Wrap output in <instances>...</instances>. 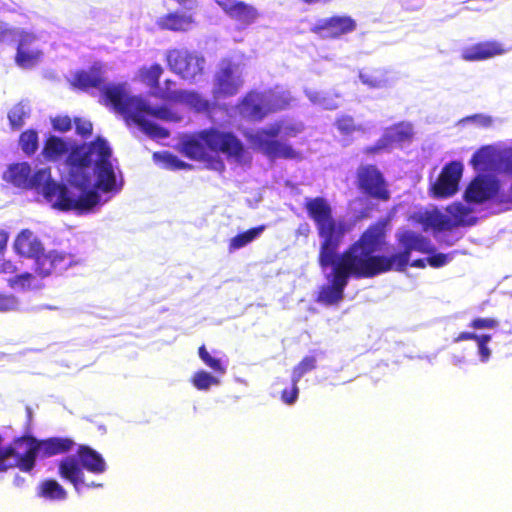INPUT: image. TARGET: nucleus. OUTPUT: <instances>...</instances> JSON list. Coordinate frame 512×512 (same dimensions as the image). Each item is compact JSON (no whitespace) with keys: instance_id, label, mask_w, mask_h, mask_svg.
I'll return each mask as SVG.
<instances>
[{"instance_id":"58","label":"nucleus","mask_w":512,"mask_h":512,"mask_svg":"<svg viewBox=\"0 0 512 512\" xmlns=\"http://www.w3.org/2000/svg\"><path fill=\"white\" fill-rule=\"evenodd\" d=\"M304 3L306 4H311V3H314L316 2L317 0H302Z\"/></svg>"},{"instance_id":"4","label":"nucleus","mask_w":512,"mask_h":512,"mask_svg":"<svg viewBox=\"0 0 512 512\" xmlns=\"http://www.w3.org/2000/svg\"><path fill=\"white\" fill-rule=\"evenodd\" d=\"M106 462L102 455L87 445H80L77 456H67L58 463V474L65 481L70 482L76 491L80 487L99 488L101 483H86L84 470L92 474H102L106 471Z\"/></svg>"},{"instance_id":"46","label":"nucleus","mask_w":512,"mask_h":512,"mask_svg":"<svg viewBox=\"0 0 512 512\" xmlns=\"http://www.w3.org/2000/svg\"><path fill=\"white\" fill-rule=\"evenodd\" d=\"M74 123H75L76 133L78 135H80L83 138H87V137L91 136L93 126L90 121L84 120L81 118H75Z\"/></svg>"},{"instance_id":"8","label":"nucleus","mask_w":512,"mask_h":512,"mask_svg":"<svg viewBox=\"0 0 512 512\" xmlns=\"http://www.w3.org/2000/svg\"><path fill=\"white\" fill-rule=\"evenodd\" d=\"M166 61L169 69L184 80L195 81L204 73L205 59L194 51L171 49L167 52Z\"/></svg>"},{"instance_id":"37","label":"nucleus","mask_w":512,"mask_h":512,"mask_svg":"<svg viewBox=\"0 0 512 512\" xmlns=\"http://www.w3.org/2000/svg\"><path fill=\"white\" fill-rule=\"evenodd\" d=\"M316 357L305 356L292 370V382H299L300 379L308 372L316 368Z\"/></svg>"},{"instance_id":"45","label":"nucleus","mask_w":512,"mask_h":512,"mask_svg":"<svg viewBox=\"0 0 512 512\" xmlns=\"http://www.w3.org/2000/svg\"><path fill=\"white\" fill-rule=\"evenodd\" d=\"M297 384H298V382H292L291 388L284 389L281 392V400L285 404L292 405L297 401L298 395H299V388H298Z\"/></svg>"},{"instance_id":"42","label":"nucleus","mask_w":512,"mask_h":512,"mask_svg":"<svg viewBox=\"0 0 512 512\" xmlns=\"http://www.w3.org/2000/svg\"><path fill=\"white\" fill-rule=\"evenodd\" d=\"M491 341V335L484 334L480 335L478 340L476 341L478 346V353L480 357V361L486 363L489 361L491 357V350L488 347V343Z\"/></svg>"},{"instance_id":"56","label":"nucleus","mask_w":512,"mask_h":512,"mask_svg":"<svg viewBox=\"0 0 512 512\" xmlns=\"http://www.w3.org/2000/svg\"><path fill=\"white\" fill-rule=\"evenodd\" d=\"M411 266H413V267H418V268H424V267H425V263H424V260H422V259H417V260H415V261L411 264Z\"/></svg>"},{"instance_id":"10","label":"nucleus","mask_w":512,"mask_h":512,"mask_svg":"<svg viewBox=\"0 0 512 512\" xmlns=\"http://www.w3.org/2000/svg\"><path fill=\"white\" fill-rule=\"evenodd\" d=\"M91 152L82 148H75L68 156V163L70 165V186L68 190L72 196L79 197L86 192L94 191L90 189V177L88 174L82 172L83 169L91 165ZM95 192H97L95 190Z\"/></svg>"},{"instance_id":"32","label":"nucleus","mask_w":512,"mask_h":512,"mask_svg":"<svg viewBox=\"0 0 512 512\" xmlns=\"http://www.w3.org/2000/svg\"><path fill=\"white\" fill-rule=\"evenodd\" d=\"M162 73V66L158 63H155L149 67L141 68L139 70V77L143 83H145L149 88L155 91L159 86V80Z\"/></svg>"},{"instance_id":"54","label":"nucleus","mask_w":512,"mask_h":512,"mask_svg":"<svg viewBox=\"0 0 512 512\" xmlns=\"http://www.w3.org/2000/svg\"><path fill=\"white\" fill-rule=\"evenodd\" d=\"M302 126L300 125H289L285 127V134L287 136H296L302 131Z\"/></svg>"},{"instance_id":"38","label":"nucleus","mask_w":512,"mask_h":512,"mask_svg":"<svg viewBox=\"0 0 512 512\" xmlns=\"http://www.w3.org/2000/svg\"><path fill=\"white\" fill-rule=\"evenodd\" d=\"M337 130L343 135H351L356 131H362V127L357 125L354 118L350 115H341L335 120Z\"/></svg>"},{"instance_id":"41","label":"nucleus","mask_w":512,"mask_h":512,"mask_svg":"<svg viewBox=\"0 0 512 512\" xmlns=\"http://www.w3.org/2000/svg\"><path fill=\"white\" fill-rule=\"evenodd\" d=\"M19 299L11 293L0 292V312L6 313L19 309Z\"/></svg>"},{"instance_id":"55","label":"nucleus","mask_w":512,"mask_h":512,"mask_svg":"<svg viewBox=\"0 0 512 512\" xmlns=\"http://www.w3.org/2000/svg\"><path fill=\"white\" fill-rule=\"evenodd\" d=\"M170 161H171V163L176 168H183V167H185V163H183L182 161L178 160L175 156H171Z\"/></svg>"},{"instance_id":"53","label":"nucleus","mask_w":512,"mask_h":512,"mask_svg":"<svg viewBox=\"0 0 512 512\" xmlns=\"http://www.w3.org/2000/svg\"><path fill=\"white\" fill-rule=\"evenodd\" d=\"M9 234L5 230L0 229V255L4 254L7 249Z\"/></svg>"},{"instance_id":"1","label":"nucleus","mask_w":512,"mask_h":512,"mask_svg":"<svg viewBox=\"0 0 512 512\" xmlns=\"http://www.w3.org/2000/svg\"><path fill=\"white\" fill-rule=\"evenodd\" d=\"M304 208L321 239L318 264L323 270L331 267L329 283L320 288L317 296L318 302L328 306L342 301L350 279H371L393 270L402 272L409 265L412 251L431 253L433 250L423 235L404 231L397 236L398 252L376 254L381 250L384 235L376 226H369L355 242L339 252L349 231L348 224L333 216V209L324 197L307 198Z\"/></svg>"},{"instance_id":"25","label":"nucleus","mask_w":512,"mask_h":512,"mask_svg":"<svg viewBox=\"0 0 512 512\" xmlns=\"http://www.w3.org/2000/svg\"><path fill=\"white\" fill-rule=\"evenodd\" d=\"M359 79L371 89H380L388 85L387 71L383 68H363L359 71Z\"/></svg>"},{"instance_id":"31","label":"nucleus","mask_w":512,"mask_h":512,"mask_svg":"<svg viewBox=\"0 0 512 512\" xmlns=\"http://www.w3.org/2000/svg\"><path fill=\"white\" fill-rule=\"evenodd\" d=\"M38 276L30 272L16 273V275L7 279V284L12 289L30 290L41 288V285L36 284V278Z\"/></svg>"},{"instance_id":"47","label":"nucleus","mask_w":512,"mask_h":512,"mask_svg":"<svg viewBox=\"0 0 512 512\" xmlns=\"http://www.w3.org/2000/svg\"><path fill=\"white\" fill-rule=\"evenodd\" d=\"M175 87H176L175 81H173L171 79H166L164 81V87L158 86V88L155 91H153L152 94H153L154 97H156V98H158L160 100L167 101V102H172V100L162 98V97H160V95H162L165 92L178 91L177 89H175Z\"/></svg>"},{"instance_id":"11","label":"nucleus","mask_w":512,"mask_h":512,"mask_svg":"<svg viewBox=\"0 0 512 512\" xmlns=\"http://www.w3.org/2000/svg\"><path fill=\"white\" fill-rule=\"evenodd\" d=\"M75 263L72 255L57 250L41 252L34 259V272L40 279L60 274Z\"/></svg>"},{"instance_id":"43","label":"nucleus","mask_w":512,"mask_h":512,"mask_svg":"<svg viewBox=\"0 0 512 512\" xmlns=\"http://www.w3.org/2000/svg\"><path fill=\"white\" fill-rule=\"evenodd\" d=\"M498 325L499 322L494 318H475L469 323L473 329H494Z\"/></svg>"},{"instance_id":"49","label":"nucleus","mask_w":512,"mask_h":512,"mask_svg":"<svg viewBox=\"0 0 512 512\" xmlns=\"http://www.w3.org/2000/svg\"><path fill=\"white\" fill-rule=\"evenodd\" d=\"M450 261L448 254L436 253L427 258V262L431 267L440 268L445 266Z\"/></svg>"},{"instance_id":"24","label":"nucleus","mask_w":512,"mask_h":512,"mask_svg":"<svg viewBox=\"0 0 512 512\" xmlns=\"http://www.w3.org/2000/svg\"><path fill=\"white\" fill-rule=\"evenodd\" d=\"M137 112L167 122H179L182 120V116L171 108L167 106L151 107L141 98Z\"/></svg>"},{"instance_id":"9","label":"nucleus","mask_w":512,"mask_h":512,"mask_svg":"<svg viewBox=\"0 0 512 512\" xmlns=\"http://www.w3.org/2000/svg\"><path fill=\"white\" fill-rule=\"evenodd\" d=\"M496 199L500 204H512V183L509 192L500 191V182L494 178L478 176L473 179L465 191V200L469 203L481 204Z\"/></svg>"},{"instance_id":"21","label":"nucleus","mask_w":512,"mask_h":512,"mask_svg":"<svg viewBox=\"0 0 512 512\" xmlns=\"http://www.w3.org/2000/svg\"><path fill=\"white\" fill-rule=\"evenodd\" d=\"M194 24L195 19L193 15L177 11L168 12L160 16L156 21V25L160 30L172 32H187Z\"/></svg>"},{"instance_id":"5","label":"nucleus","mask_w":512,"mask_h":512,"mask_svg":"<svg viewBox=\"0 0 512 512\" xmlns=\"http://www.w3.org/2000/svg\"><path fill=\"white\" fill-rule=\"evenodd\" d=\"M290 98L285 94L271 93L267 96L256 90L248 91L236 104L237 113L248 121L261 122L268 115L285 110Z\"/></svg>"},{"instance_id":"2","label":"nucleus","mask_w":512,"mask_h":512,"mask_svg":"<svg viewBox=\"0 0 512 512\" xmlns=\"http://www.w3.org/2000/svg\"><path fill=\"white\" fill-rule=\"evenodd\" d=\"M2 178L23 190L41 189L44 198L52 203L53 207L63 211L86 212L100 201V196L95 191L86 192L79 197L72 196L66 185L51 179L49 168L39 169L32 174L31 166L27 162L10 164Z\"/></svg>"},{"instance_id":"17","label":"nucleus","mask_w":512,"mask_h":512,"mask_svg":"<svg viewBox=\"0 0 512 512\" xmlns=\"http://www.w3.org/2000/svg\"><path fill=\"white\" fill-rule=\"evenodd\" d=\"M223 12L242 26L251 25L259 16L257 9L239 0H215Z\"/></svg>"},{"instance_id":"33","label":"nucleus","mask_w":512,"mask_h":512,"mask_svg":"<svg viewBox=\"0 0 512 512\" xmlns=\"http://www.w3.org/2000/svg\"><path fill=\"white\" fill-rule=\"evenodd\" d=\"M8 120L13 130H19L25 123V119L29 116V109L25 104L19 102L15 104L8 112Z\"/></svg>"},{"instance_id":"48","label":"nucleus","mask_w":512,"mask_h":512,"mask_svg":"<svg viewBox=\"0 0 512 512\" xmlns=\"http://www.w3.org/2000/svg\"><path fill=\"white\" fill-rule=\"evenodd\" d=\"M53 128L59 132H67L72 127V122L68 116H57L52 120Z\"/></svg>"},{"instance_id":"26","label":"nucleus","mask_w":512,"mask_h":512,"mask_svg":"<svg viewBox=\"0 0 512 512\" xmlns=\"http://www.w3.org/2000/svg\"><path fill=\"white\" fill-rule=\"evenodd\" d=\"M37 495L46 500L60 501L66 499L67 492L56 480L47 479L39 484Z\"/></svg>"},{"instance_id":"52","label":"nucleus","mask_w":512,"mask_h":512,"mask_svg":"<svg viewBox=\"0 0 512 512\" xmlns=\"http://www.w3.org/2000/svg\"><path fill=\"white\" fill-rule=\"evenodd\" d=\"M480 335H477L472 332H461L458 334V336L455 338V342H461L466 340H474L477 341Z\"/></svg>"},{"instance_id":"29","label":"nucleus","mask_w":512,"mask_h":512,"mask_svg":"<svg viewBox=\"0 0 512 512\" xmlns=\"http://www.w3.org/2000/svg\"><path fill=\"white\" fill-rule=\"evenodd\" d=\"M67 152L68 145L63 139L57 136H50L46 139L43 148V155L47 160L55 161Z\"/></svg>"},{"instance_id":"13","label":"nucleus","mask_w":512,"mask_h":512,"mask_svg":"<svg viewBox=\"0 0 512 512\" xmlns=\"http://www.w3.org/2000/svg\"><path fill=\"white\" fill-rule=\"evenodd\" d=\"M103 102L111 106L116 112L124 116L129 121L137 112L140 98L127 96L121 86L108 85L101 88Z\"/></svg>"},{"instance_id":"16","label":"nucleus","mask_w":512,"mask_h":512,"mask_svg":"<svg viewBox=\"0 0 512 512\" xmlns=\"http://www.w3.org/2000/svg\"><path fill=\"white\" fill-rule=\"evenodd\" d=\"M37 37L34 33L21 30L17 40L15 63L21 68H30L36 65L41 57L42 51L35 46Z\"/></svg>"},{"instance_id":"18","label":"nucleus","mask_w":512,"mask_h":512,"mask_svg":"<svg viewBox=\"0 0 512 512\" xmlns=\"http://www.w3.org/2000/svg\"><path fill=\"white\" fill-rule=\"evenodd\" d=\"M506 49L498 41H483L462 50L461 58L468 62L483 61L502 55Z\"/></svg>"},{"instance_id":"36","label":"nucleus","mask_w":512,"mask_h":512,"mask_svg":"<svg viewBox=\"0 0 512 512\" xmlns=\"http://www.w3.org/2000/svg\"><path fill=\"white\" fill-rule=\"evenodd\" d=\"M89 150L91 154H96L98 156L96 163H110L112 152L105 139L98 137L95 141L91 142Z\"/></svg>"},{"instance_id":"22","label":"nucleus","mask_w":512,"mask_h":512,"mask_svg":"<svg viewBox=\"0 0 512 512\" xmlns=\"http://www.w3.org/2000/svg\"><path fill=\"white\" fill-rule=\"evenodd\" d=\"M71 85L81 91L101 89L104 85V77L100 67L92 66L88 70H78L74 73Z\"/></svg>"},{"instance_id":"7","label":"nucleus","mask_w":512,"mask_h":512,"mask_svg":"<svg viewBox=\"0 0 512 512\" xmlns=\"http://www.w3.org/2000/svg\"><path fill=\"white\" fill-rule=\"evenodd\" d=\"M355 185L367 199L388 202L391 199L389 184L375 164H361L355 173Z\"/></svg>"},{"instance_id":"30","label":"nucleus","mask_w":512,"mask_h":512,"mask_svg":"<svg viewBox=\"0 0 512 512\" xmlns=\"http://www.w3.org/2000/svg\"><path fill=\"white\" fill-rule=\"evenodd\" d=\"M470 163L476 170H488L495 163V153L492 147L484 146L472 156Z\"/></svg>"},{"instance_id":"19","label":"nucleus","mask_w":512,"mask_h":512,"mask_svg":"<svg viewBox=\"0 0 512 512\" xmlns=\"http://www.w3.org/2000/svg\"><path fill=\"white\" fill-rule=\"evenodd\" d=\"M13 249L20 257L34 260L44 251V246L31 230L23 229L15 237Z\"/></svg>"},{"instance_id":"20","label":"nucleus","mask_w":512,"mask_h":512,"mask_svg":"<svg viewBox=\"0 0 512 512\" xmlns=\"http://www.w3.org/2000/svg\"><path fill=\"white\" fill-rule=\"evenodd\" d=\"M160 97L172 100L173 103H184L196 112H210L212 104L196 91L165 92Z\"/></svg>"},{"instance_id":"40","label":"nucleus","mask_w":512,"mask_h":512,"mask_svg":"<svg viewBox=\"0 0 512 512\" xmlns=\"http://www.w3.org/2000/svg\"><path fill=\"white\" fill-rule=\"evenodd\" d=\"M198 354L200 359L204 362L206 366L212 369L214 372L219 374H224L226 371L225 366L222 364L221 360L215 357H212L210 353L207 351L204 345H201L198 349Z\"/></svg>"},{"instance_id":"57","label":"nucleus","mask_w":512,"mask_h":512,"mask_svg":"<svg viewBox=\"0 0 512 512\" xmlns=\"http://www.w3.org/2000/svg\"><path fill=\"white\" fill-rule=\"evenodd\" d=\"M456 211L459 212V213H463V214H466L467 213V210L462 206V205H457L456 207Z\"/></svg>"},{"instance_id":"15","label":"nucleus","mask_w":512,"mask_h":512,"mask_svg":"<svg viewBox=\"0 0 512 512\" xmlns=\"http://www.w3.org/2000/svg\"><path fill=\"white\" fill-rule=\"evenodd\" d=\"M462 173L463 165L460 162L451 161L447 163L432 186L433 196L436 198H448L456 194Z\"/></svg>"},{"instance_id":"50","label":"nucleus","mask_w":512,"mask_h":512,"mask_svg":"<svg viewBox=\"0 0 512 512\" xmlns=\"http://www.w3.org/2000/svg\"><path fill=\"white\" fill-rule=\"evenodd\" d=\"M388 140L386 138H382L378 140L374 145L367 146L363 149V153L365 155L371 156L380 153L382 150L387 148Z\"/></svg>"},{"instance_id":"44","label":"nucleus","mask_w":512,"mask_h":512,"mask_svg":"<svg viewBox=\"0 0 512 512\" xmlns=\"http://www.w3.org/2000/svg\"><path fill=\"white\" fill-rule=\"evenodd\" d=\"M21 30L8 26H0V43L12 42L19 39Z\"/></svg>"},{"instance_id":"39","label":"nucleus","mask_w":512,"mask_h":512,"mask_svg":"<svg viewBox=\"0 0 512 512\" xmlns=\"http://www.w3.org/2000/svg\"><path fill=\"white\" fill-rule=\"evenodd\" d=\"M191 381L194 387H196L198 390H207L212 385H217L219 383L217 378L204 370L197 371L193 375Z\"/></svg>"},{"instance_id":"14","label":"nucleus","mask_w":512,"mask_h":512,"mask_svg":"<svg viewBox=\"0 0 512 512\" xmlns=\"http://www.w3.org/2000/svg\"><path fill=\"white\" fill-rule=\"evenodd\" d=\"M356 21L348 15H336L320 19L310 29L322 39H337L356 29Z\"/></svg>"},{"instance_id":"23","label":"nucleus","mask_w":512,"mask_h":512,"mask_svg":"<svg viewBox=\"0 0 512 512\" xmlns=\"http://www.w3.org/2000/svg\"><path fill=\"white\" fill-rule=\"evenodd\" d=\"M95 173V187L100 191L108 193L121 189L122 182H117L116 174L111 162L95 163Z\"/></svg>"},{"instance_id":"6","label":"nucleus","mask_w":512,"mask_h":512,"mask_svg":"<svg viewBox=\"0 0 512 512\" xmlns=\"http://www.w3.org/2000/svg\"><path fill=\"white\" fill-rule=\"evenodd\" d=\"M282 131V124L276 122L268 128H260L247 136L249 143L270 160H301L302 155L292 145L277 140Z\"/></svg>"},{"instance_id":"27","label":"nucleus","mask_w":512,"mask_h":512,"mask_svg":"<svg viewBox=\"0 0 512 512\" xmlns=\"http://www.w3.org/2000/svg\"><path fill=\"white\" fill-rule=\"evenodd\" d=\"M147 116L136 112L134 116L131 118V121L137 124L141 130L150 136L151 138H167L169 136V131L166 128L159 126L158 124L149 122L146 119Z\"/></svg>"},{"instance_id":"28","label":"nucleus","mask_w":512,"mask_h":512,"mask_svg":"<svg viewBox=\"0 0 512 512\" xmlns=\"http://www.w3.org/2000/svg\"><path fill=\"white\" fill-rule=\"evenodd\" d=\"M264 230L265 226L260 225L237 234L236 236L229 240V252H234L238 249L245 247L246 245L254 241Z\"/></svg>"},{"instance_id":"3","label":"nucleus","mask_w":512,"mask_h":512,"mask_svg":"<svg viewBox=\"0 0 512 512\" xmlns=\"http://www.w3.org/2000/svg\"><path fill=\"white\" fill-rule=\"evenodd\" d=\"M208 150L236 159H241L245 152L243 143L233 132L215 127L198 132L182 144L185 156L193 160H205Z\"/></svg>"},{"instance_id":"35","label":"nucleus","mask_w":512,"mask_h":512,"mask_svg":"<svg viewBox=\"0 0 512 512\" xmlns=\"http://www.w3.org/2000/svg\"><path fill=\"white\" fill-rule=\"evenodd\" d=\"M19 145L27 155H33L38 149V134L33 129L23 131L19 136Z\"/></svg>"},{"instance_id":"34","label":"nucleus","mask_w":512,"mask_h":512,"mask_svg":"<svg viewBox=\"0 0 512 512\" xmlns=\"http://www.w3.org/2000/svg\"><path fill=\"white\" fill-rule=\"evenodd\" d=\"M428 224L434 231H450L462 225L463 221L460 219L454 221L449 216L438 213L429 217Z\"/></svg>"},{"instance_id":"12","label":"nucleus","mask_w":512,"mask_h":512,"mask_svg":"<svg viewBox=\"0 0 512 512\" xmlns=\"http://www.w3.org/2000/svg\"><path fill=\"white\" fill-rule=\"evenodd\" d=\"M242 85L243 80L237 74V65L231 62L223 63L214 76L213 98L221 99L235 96Z\"/></svg>"},{"instance_id":"51","label":"nucleus","mask_w":512,"mask_h":512,"mask_svg":"<svg viewBox=\"0 0 512 512\" xmlns=\"http://www.w3.org/2000/svg\"><path fill=\"white\" fill-rule=\"evenodd\" d=\"M18 272L17 265L9 259H5L0 263V275H10L11 277Z\"/></svg>"}]
</instances>
